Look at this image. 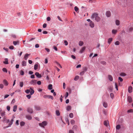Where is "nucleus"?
Segmentation results:
<instances>
[{
    "label": "nucleus",
    "mask_w": 133,
    "mask_h": 133,
    "mask_svg": "<svg viewBox=\"0 0 133 133\" xmlns=\"http://www.w3.org/2000/svg\"><path fill=\"white\" fill-rule=\"evenodd\" d=\"M17 106L16 105H14L13 107V111L14 112H16L17 110Z\"/></svg>",
    "instance_id": "dca6fc26"
},
{
    "label": "nucleus",
    "mask_w": 133,
    "mask_h": 133,
    "mask_svg": "<svg viewBox=\"0 0 133 133\" xmlns=\"http://www.w3.org/2000/svg\"><path fill=\"white\" fill-rule=\"evenodd\" d=\"M77 126L76 125H74L72 128V129L74 130H76L77 129Z\"/></svg>",
    "instance_id": "393cba45"
},
{
    "label": "nucleus",
    "mask_w": 133,
    "mask_h": 133,
    "mask_svg": "<svg viewBox=\"0 0 133 133\" xmlns=\"http://www.w3.org/2000/svg\"><path fill=\"white\" fill-rule=\"evenodd\" d=\"M5 61H4L3 62V63L4 64H9V63L8 62V60L7 58H5L4 59Z\"/></svg>",
    "instance_id": "2eb2a0df"
},
{
    "label": "nucleus",
    "mask_w": 133,
    "mask_h": 133,
    "mask_svg": "<svg viewBox=\"0 0 133 133\" xmlns=\"http://www.w3.org/2000/svg\"><path fill=\"white\" fill-rule=\"evenodd\" d=\"M79 76H76L74 79V80L76 81H77L79 78Z\"/></svg>",
    "instance_id": "2f4dec72"
},
{
    "label": "nucleus",
    "mask_w": 133,
    "mask_h": 133,
    "mask_svg": "<svg viewBox=\"0 0 133 133\" xmlns=\"http://www.w3.org/2000/svg\"><path fill=\"white\" fill-rule=\"evenodd\" d=\"M108 77L110 81H112L113 80V78L112 77V76L110 75H109L108 76Z\"/></svg>",
    "instance_id": "a211bd4d"
},
{
    "label": "nucleus",
    "mask_w": 133,
    "mask_h": 133,
    "mask_svg": "<svg viewBox=\"0 0 133 133\" xmlns=\"http://www.w3.org/2000/svg\"><path fill=\"white\" fill-rule=\"evenodd\" d=\"M3 83L4 84L6 85H8V83L7 82L6 80V79H4L3 80Z\"/></svg>",
    "instance_id": "f3484780"
},
{
    "label": "nucleus",
    "mask_w": 133,
    "mask_h": 133,
    "mask_svg": "<svg viewBox=\"0 0 133 133\" xmlns=\"http://www.w3.org/2000/svg\"><path fill=\"white\" fill-rule=\"evenodd\" d=\"M74 9L76 12H77L78 10V8L76 6L75 7Z\"/></svg>",
    "instance_id": "37998d69"
},
{
    "label": "nucleus",
    "mask_w": 133,
    "mask_h": 133,
    "mask_svg": "<svg viewBox=\"0 0 133 133\" xmlns=\"http://www.w3.org/2000/svg\"><path fill=\"white\" fill-rule=\"evenodd\" d=\"M26 97L29 99H30L31 97V95H26Z\"/></svg>",
    "instance_id": "a18cd8bd"
},
{
    "label": "nucleus",
    "mask_w": 133,
    "mask_h": 133,
    "mask_svg": "<svg viewBox=\"0 0 133 133\" xmlns=\"http://www.w3.org/2000/svg\"><path fill=\"white\" fill-rule=\"evenodd\" d=\"M37 83L39 85H40L41 84V82L40 81H38L37 82Z\"/></svg>",
    "instance_id": "052dcab7"
},
{
    "label": "nucleus",
    "mask_w": 133,
    "mask_h": 133,
    "mask_svg": "<svg viewBox=\"0 0 133 133\" xmlns=\"http://www.w3.org/2000/svg\"><path fill=\"white\" fill-rule=\"evenodd\" d=\"M5 112H2L1 114L2 116L3 117L5 115Z\"/></svg>",
    "instance_id": "6e6d98bb"
},
{
    "label": "nucleus",
    "mask_w": 133,
    "mask_h": 133,
    "mask_svg": "<svg viewBox=\"0 0 133 133\" xmlns=\"http://www.w3.org/2000/svg\"><path fill=\"white\" fill-rule=\"evenodd\" d=\"M4 87V85L2 84H0V88L1 89H2Z\"/></svg>",
    "instance_id": "4d7b16f0"
},
{
    "label": "nucleus",
    "mask_w": 133,
    "mask_h": 133,
    "mask_svg": "<svg viewBox=\"0 0 133 133\" xmlns=\"http://www.w3.org/2000/svg\"><path fill=\"white\" fill-rule=\"evenodd\" d=\"M112 38H109L108 40V43L109 44H110L111 41H112Z\"/></svg>",
    "instance_id": "4be33fe9"
},
{
    "label": "nucleus",
    "mask_w": 133,
    "mask_h": 133,
    "mask_svg": "<svg viewBox=\"0 0 133 133\" xmlns=\"http://www.w3.org/2000/svg\"><path fill=\"white\" fill-rule=\"evenodd\" d=\"M25 124V123L24 122L22 121L20 123V125L21 127L24 126Z\"/></svg>",
    "instance_id": "a878e982"
},
{
    "label": "nucleus",
    "mask_w": 133,
    "mask_h": 133,
    "mask_svg": "<svg viewBox=\"0 0 133 133\" xmlns=\"http://www.w3.org/2000/svg\"><path fill=\"white\" fill-rule=\"evenodd\" d=\"M118 79L120 81V82H122L123 81V79L120 77L118 78Z\"/></svg>",
    "instance_id": "bf43d9fd"
},
{
    "label": "nucleus",
    "mask_w": 133,
    "mask_h": 133,
    "mask_svg": "<svg viewBox=\"0 0 133 133\" xmlns=\"http://www.w3.org/2000/svg\"><path fill=\"white\" fill-rule=\"evenodd\" d=\"M47 124V122L46 121H44L42 122V123H39V125L41 127L43 128H44V126L46 125Z\"/></svg>",
    "instance_id": "f257e3e1"
},
{
    "label": "nucleus",
    "mask_w": 133,
    "mask_h": 133,
    "mask_svg": "<svg viewBox=\"0 0 133 133\" xmlns=\"http://www.w3.org/2000/svg\"><path fill=\"white\" fill-rule=\"evenodd\" d=\"M68 92H66V95L65 96V98L66 99V98L68 97Z\"/></svg>",
    "instance_id": "5fc2aeb1"
},
{
    "label": "nucleus",
    "mask_w": 133,
    "mask_h": 133,
    "mask_svg": "<svg viewBox=\"0 0 133 133\" xmlns=\"http://www.w3.org/2000/svg\"><path fill=\"white\" fill-rule=\"evenodd\" d=\"M90 26L92 28H93L94 26V24L93 22L91 21L89 23Z\"/></svg>",
    "instance_id": "0eeeda50"
},
{
    "label": "nucleus",
    "mask_w": 133,
    "mask_h": 133,
    "mask_svg": "<svg viewBox=\"0 0 133 133\" xmlns=\"http://www.w3.org/2000/svg\"><path fill=\"white\" fill-rule=\"evenodd\" d=\"M63 88L64 89H65V83H63Z\"/></svg>",
    "instance_id": "0e129e2a"
},
{
    "label": "nucleus",
    "mask_w": 133,
    "mask_h": 133,
    "mask_svg": "<svg viewBox=\"0 0 133 133\" xmlns=\"http://www.w3.org/2000/svg\"><path fill=\"white\" fill-rule=\"evenodd\" d=\"M52 85L51 84H50L48 86V88L49 90H50L52 89Z\"/></svg>",
    "instance_id": "b1692460"
},
{
    "label": "nucleus",
    "mask_w": 133,
    "mask_h": 133,
    "mask_svg": "<svg viewBox=\"0 0 133 133\" xmlns=\"http://www.w3.org/2000/svg\"><path fill=\"white\" fill-rule=\"evenodd\" d=\"M27 111L30 113H33V110L32 109L30 108H27Z\"/></svg>",
    "instance_id": "39448f33"
},
{
    "label": "nucleus",
    "mask_w": 133,
    "mask_h": 133,
    "mask_svg": "<svg viewBox=\"0 0 133 133\" xmlns=\"http://www.w3.org/2000/svg\"><path fill=\"white\" fill-rule=\"evenodd\" d=\"M128 102L130 103L131 102H132V98L130 96H128Z\"/></svg>",
    "instance_id": "f8f14e48"
},
{
    "label": "nucleus",
    "mask_w": 133,
    "mask_h": 133,
    "mask_svg": "<svg viewBox=\"0 0 133 133\" xmlns=\"http://www.w3.org/2000/svg\"><path fill=\"white\" fill-rule=\"evenodd\" d=\"M69 116L71 118H73V114L72 113H70V114L69 115Z\"/></svg>",
    "instance_id": "a19ab883"
},
{
    "label": "nucleus",
    "mask_w": 133,
    "mask_h": 133,
    "mask_svg": "<svg viewBox=\"0 0 133 133\" xmlns=\"http://www.w3.org/2000/svg\"><path fill=\"white\" fill-rule=\"evenodd\" d=\"M46 24L45 23H44L43 25V27L44 28H45L46 26Z\"/></svg>",
    "instance_id": "13d9d810"
},
{
    "label": "nucleus",
    "mask_w": 133,
    "mask_h": 133,
    "mask_svg": "<svg viewBox=\"0 0 133 133\" xmlns=\"http://www.w3.org/2000/svg\"><path fill=\"white\" fill-rule=\"evenodd\" d=\"M116 24L117 25H119L120 24L119 21L118 20H116Z\"/></svg>",
    "instance_id": "bb28decb"
},
{
    "label": "nucleus",
    "mask_w": 133,
    "mask_h": 133,
    "mask_svg": "<svg viewBox=\"0 0 133 133\" xmlns=\"http://www.w3.org/2000/svg\"><path fill=\"white\" fill-rule=\"evenodd\" d=\"M132 87L131 86H130L129 87L128 89V92L130 93L132 92Z\"/></svg>",
    "instance_id": "4468645a"
},
{
    "label": "nucleus",
    "mask_w": 133,
    "mask_h": 133,
    "mask_svg": "<svg viewBox=\"0 0 133 133\" xmlns=\"http://www.w3.org/2000/svg\"><path fill=\"white\" fill-rule=\"evenodd\" d=\"M30 91V89H27L25 90V92L27 94H28Z\"/></svg>",
    "instance_id": "58836bf2"
},
{
    "label": "nucleus",
    "mask_w": 133,
    "mask_h": 133,
    "mask_svg": "<svg viewBox=\"0 0 133 133\" xmlns=\"http://www.w3.org/2000/svg\"><path fill=\"white\" fill-rule=\"evenodd\" d=\"M56 114L57 116H58L60 115V113L59 111L57 110L56 111Z\"/></svg>",
    "instance_id": "c9c22d12"
},
{
    "label": "nucleus",
    "mask_w": 133,
    "mask_h": 133,
    "mask_svg": "<svg viewBox=\"0 0 133 133\" xmlns=\"http://www.w3.org/2000/svg\"><path fill=\"white\" fill-rule=\"evenodd\" d=\"M103 106L105 108H107V103L104 102L103 104Z\"/></svg>",
    "instance_id": "c756f323"
},
{
    "label": "nucleus",
    "mask_w": 133,
    "mask_h": 133,
    "mask_svg": "<svg viewBox=\"0 0 133 133\" xmlns=\"http://www.w3.org/2000/svg\"><path fill=\"white\" fill-rule=\"evenodd\" d=\"M117 32V30H115L113 29L112 30V34H115Z\"/></svg>",
    "instance_id": "c85d7f7f"
},
{
    "label": "nucleus",
    "mask_w": 133,
    "mask_h": 133,
    "mask_svg": "<svg viewBox=\"0 0 133 133\" xmlns=\"http://www.w3.org/2000/svg\"><path fill=\"white\" fill-rule=\"evenodd\" d=\"M6 109L8 111H9L10 109V107L9 106H7Z\"/></svg>",
    "instance_id": "8fccbe9b"
},
{
    "label": "nucleus",
    "mask_w": 133,
    "mask_h": 133,
    "mask_svg": "<svg viewBox=\"0 0 133 133\" xmlns=\"http://www.w3.org/2000/svg\"><path fill=\"white\" fill-rule=\"evenodd\" d=\"M119 42L118 41H117L115 43V44L116 45H119Z\"/></svg>",
    "instance_id": "de8ad7c7"
},
{
    "label": "nucleus",
    "mask_w": 133,
    "mask_h": 133,
    "mask_svg": "<svg viewBox=\"0 0 133 133\" xmlns=\"http://www.w3.org/2000/svg\"><path fill=\"white\" fill-rule=\"evenodd\" d=\"M23 82H20V86L22 87H23Z\"/></svg>",
    "instance_id": "ea45409f"
},
{
    "label": "nucleus",
    "mask_w": 133,
    "mask_h": 133,
    "mask_svg": "<svg viewBox=\"0 0 133 133\" xmlns=\"http://www.w3.org/2000/svg\"><path fill=\"white\" fill-rule=\"evenodd\" d=\"M38 65L37 64H35L34 66V69L36 70L38 68Z\"/></svg>",
    "instance_id": "473e14b6"
},
{
    "label": "nucleus",
    "mask_w": 133,
    "mask_h": 133,
    "mask_svg": "<svg viewBox=\"0 0 133 133\" xmlns=\"http://www.w3.org/2000/svg\"><path fill=\"white\" fill-rule=\"evenodd\" d=\"M2 71L4 72H5L6 73H7L8 72V70L7 69L5 68H3L2 69Z\"/></svg>",
    "instance_id": "cd10ccee"
},
{
    "label": "nucleus",
    "mask_w": 133,
    "mask_h": 133,
    "mask_svg": "<svg viewBox=\"0 0 133 133\" xmlns=\"http://www.w3.org/2000/svg\"><path fill=\"white\" fill-rule=\"evenodd\" d=\"M120 75L121 76H125L126 75V74L124 73H121L120 74Z\"/></svg>",
    "instance_id": "7c9ffc66"
},
{
    "label": "nucleus",
    "mask_w": 133,
    "mask_h": 133,
    "mask_svg": "<svg viewBox=\"0 0 133 133\" xmlns=\"http://www.w3.org/2000/svg\"><path fill=\"white\" fill-rule=\"evenodd\" d=\"M26 117L28 120H31L32 119V117L29 115H27Z\"/></svg>",
    "instance_id": "6ab92c4d"
},
{
    "label": "nucleus",
    "mask_w": 133,
    "mask_h": 133,
    "mask_svg": "<svg viewBox=\"0 0 133 133\" xmlns=\"http://www.w3.org/2000/svg\"><path fill=\"white\" fill-rule=\"evenodd\" d=\"M20 74L21 75H23L24 74V72L23 70H21L20 72Z\"/></svg>",
    "instance_id": "c03bdc74"
},
{
    "label": "nucleus",
    "mask_w": 133,
    "mask_h": 133,
    "mask_svg": "<svg viewBox=\"0 0 133 133\" xmlns=\"http://www.w3.org/2000/svg\"><path fill=\"white\" fill-rule=\"evenodd\" d=\"M98 15V14H97L96 13H95L92 14L91 16V18L92 19H94V18H95H95H96V17H97Z\"/></svg>",
    "instance_id": "f03ea898"
},
{
    "label": "nucleus",
    "mask_w": 133,
    "mask_h": 133,
    "mask_svg": "<svg viewBox=\"0 0 133 133\" xmlns=\"http://www.w3.org/2000/svg\"><path fill=\"white\" fill-rule=\"evenodd\" d=\"M108 123L107 121H104V124L105 126H108Z\"/></svg>",
    "instance_id": "49530a36"
},
{
    "label": "nucleus",
    "mask_w": 133,
    "mask_h": 133,
    "mask_svg": "<svg viewBox=\"0 0 133 133\" xmlns=\"http://www.w3.org/2000/svg\"><path fill=\"white\" fill-rule=\"evenodd\" d=\"M95 20L97 22H98L100 21V18L98 15L97 17H96V18H95Z\"/></svg>",
    "instance_id": "aec40b11"
},
{
    "label": "nucleus",
    "mask_w": 133,
    "mask_h": 133,
    "mask_svg": "<svg viewBox=\"0 0 133 133\" xmlns=\"http://www.w3.org/2000/svg\"><path fill=\"white\" fill-rule=\"evenodd\" d=\"M64 43L65 44V45H68V42L66 41H65L64 42Z\"/></svg>",
    "instance_id": "69168bd1"
},
{
    "label": "nucleus",
    "mask_w": 133,
    "mask_h": 133,
    "mask_svg": "<svg viewBox=\"0 0 133 133\" xmlns=\"http://www.w3.org/2000/svg\"><path fill=\"white\" fill-rule=\"evenodd\" d=\"M71 107L70 106H68L67 107V110L68 111H70L71 110Z\"/></svg>",
    "instance_id": "72a5a7b5"
},
{
    "label": "nucleus",
    "mask_w": 133,
    "mask_h": 133,
    "mask_svg": "<svg viewBox=\"0 0 133 133\" xmlns=\"http://www.w3.org/2000/svg\"><path fill=\"white\" fill-rule=\"evenodd\" d=\"M109 89L111 91H112V90L113 89V88L112 87H109Z\"/></svg>",
    "instance_id": "680f3d73"
},
{
    "label": "nucleus",
    "mask_w": 133,
    "mask_h": 133,
    "mask_svg": "<svg viewBox=\"0 0 133 133\" xmlns=\"http://www.w3.org/2000/svg\"><path fill=\"white\" fill-rule=\"evenodd\" d=\"M70 123L72 125H74L75 123V121L73 120H71Z\"/></svg>",
    "instance_id": "4c0bfd02"
},
{
    "label": "nucleus",
    "mask_w": 133,
    "mask_h": 133,
    "mask_svg": "<svg viewBox=\"0 0 133 133\" xmlns=\"http://www.w3.org/2000/svg\"><path fill=\"white\" fill-rule=\"evenodd\" d=\"M120 128L121 127L119 125H116V128L117 129L119 130Z\"/></svg>",
    "instance_id": "f704fd0d"
},
{
    "label": "nucleus",
    "mask_w": 133,
    "mask_h": 133,
    "mask_svg": "<svg viewBox=\"0 0 133 133\" xmlns=\"http://www.w3.org/2000/svg\"><path fill=\"white\" fill-rule=\"evenodd\" d=\"M43 97L45 98H51L52 99H53V96L51 95H44L43 96Z\"/></svg>",
    "instance_id": "7ed1b4c3"
},
{
    "label": "nucleus",
    "mask_w": 133,
    "mask_h": 133,
    "mask_svg": "<svg viewBox=\"0 0 133 133\" xmlns=\"http://www.w3.org/2000/svg\"><path fill=\"white\" fill-rule=\"evenodd\" d=\"M85 72L84 71H82V72H81L80 74H79L81 76L83 75L84 73Z\"/></svg>",
    "instance_id": "09e8293b"
},
{
    "label": "nucleus",
    "mask_w": 133,
    "mask_h": 133,
    "mask_svg": "<svg viewBox=\"0 0 133 133\" xmlns=\"http://www.w3.org/2000/svg\"><path fill=\"white\" fill-rule=\"evenodd\" d=\"M35 75L37 76V77L38 78H41V75L39 74L38 72H36L35 73Z\"/></svg>",
    "instance_id": "9d476101"
},
{
    "label": "nucleus",
    "mask_w": 133,
    "mask_h": 133,
    "mask_svg": "<svg viewBox=\"0 0 133 133\" xmlns=\"http://www.w3.org/2000/svg\"><path fill=\"white\" fill-rule=\"evenodd\" d=\"M106 16L108 17H109L111 15V12L109 11H107L106 13Z\"/></svg>",
    "instance_id": "423d86ee"
},
{
    "label": "nucleus",
    "mask_w": 133,
    "mask_h": 133,
    "mask_svg": "<svg viewBox=\"0 0 133 133\" xmlns=\"http://www.w3.org/2000/svg\"><path fill=\"white\" fill-rule=\"evenodd\" d=\"M133 110L132 109H130L128 110L127 112L128 113H131L132 112Z\"/></svg>",
    "instance_id": "79ce46f5"
},
{
    "label": "nucleus",
    "mask_w": 133,
    "mask_h": 133,
    "mask_svg": "<svg viewBox=\"0 0 133 133\" xmlns=\"http://www.w3.org/2000/svg\"><path fill=\"white\" fill-rule=\"evenodd\" d=\"M69 133H74V132L73 131L70 130L69 131Z\"/></svg>",
    "instance_id": "338daca9"
},
{
    "label": "nucleus",
    "mask_w": 133,
    "mask_h": 133,
    "mask_svg": "<svg viewBox=\"0 0 133 133\" xmlns=\"http://www.w3.org/2000/svg\"><path fill=\"white\" fill-rule=\"evenodd\" d=\"M14 47L13 46H10L9 47V48L11 50L13 49H14Z\"/></svg>",
    "instance_id": "3c124183"
},
{
    "label": "nucleus",
    "mask_w": 133,
    "mask_h": 133,
    "mask_svg": "<svg viewBox=\"0 0 133 133\" xmlns=\"http://www.w3.org/2000/svg\"><path fill=\"white\" fill-rule=\"evenodd\" d=\"M12 123H13L12 122H10L9 124V125L7 126L6 127V128H8L9 127H10L11 126V125L12 124Z\"/></svg>",
    "instance_id": "864d4df0"
},
{
    "label": "nucleus",
    "mask_w": 133,
    "mask_h": 133,
    "mask_svg": "<svg viewBox=\"0 0 133 133\" xmlns=\"http://www.w3.org/2000/svg\"><path fill=\"white\" fill-rule=\"evenodd\" d=\"M35 109L37 111L40 110L41 109L40 107L38 106H36L35 107Z\"/></svg>",
    "instance_id": "9b49d317"
},
{
    "label": "nucleus",
    "mask_w": 133,
    "mask_h": 133,
    "mask_svg": "<svg viewBox=\"0 0 133 133\" xmlns=\"http://www.w3.org/2000/svg\"><path fill=\"white\" fill-rule=\"evenodd\" d=\"M30 93L31 95H32L34 94V91L33 90V88L32 87L30 88Z\"/></svg>",
    "instance_id": "1a4fd4ad"
},
{
    "label": "nucleus",
    "mask_w": 133,
    "mask_h": 133,
    "mask_svg": "<svg viewBox=\"0 0 133 133\" xmlns=\"http://www.w3.org/2000/svg\"><path fill=\"white\" fill-rule=\"evenodd\" d=\"M110 97H111L112 98L114 97V94L112 93H111L110 94Z\"/></svg>",
    "instance_id": "603ef678"
},
{
    "label": "nucleus",
    "mask_w": 133,
    "mask_h": 133,
    "mask_svg": "<svg viewBox=\"0 0 133 133\" xmlns=\"http://www.w3.org/2000/svg\"><path fill=\"white\" fill-rule=\"evenodd\" d=\"M37 80L35 79H32L30 82V84L34 85L36 84Z\"/></svg>",
    "instance_id": "20e7f679"
},
{
    "label": "nucleus",
    "mask_w": 133,
    "mask_h": 133,
    "mask_svg": "<svg viewBox=\"0 0 133 133\" xmlns=\"http://www.w3.org/2000/svg\"><path fill=\"white\" fill-rule=\"evenodd\" d=\"M87 68L86 67H84L83 68V70H84V71H87Z\"/></svg>",
    "instance_id": "e2e57ef3"
},
{
    "label": "nucleus",
    "mask_w": 133,
    "mask_h": 133,
    "mask_svg": "<svg viewBox=\"0 0 133 133\" xmlns=\"http://www.w3.org/2000/svg\"><path fill=\"white\" fill-rule=\"evenodd\" d=\"M19 42L18 41H14L13 42V44L15 45H16Z\"/></svg>",
    "instance_id": "e433bc0d"
},
{
    "label": "nucleus",
    "mask_w": 133,
    "mask_h": 133,
    "mask_svg": "<svg viewBox=\"0 0 133 133\" xmlns=\"http://www.w3.org/2000/svg\"><path fill=\"white\" fill-rule=\"evenodd\" d=\"M26 62L24 61H23L22 62V65L23 66H25L26 65Z\"/></svg>",
    "instance_id": "5701e85b"
},
{
    "label": "nucleus",
    "mask_w": 133,
    "mask_h": 133,
    "mask_svg": "<svg viewBox=\"0 0 133 133\" xmlns=\"http://www.w3.org/2000/svg\"><path fill=\"white\" fill-rule=\"evenodd\" d=\"M85 48H86L85 47H82L81 50L80 51L79 53L81 54L83 53L84 51L85 50Z\"/></svg>",
    "instance_id": "6e6552de"
},
{
    "label": "nucleus",
    "mask_w": 133,
    "mask_h": 133,
    "mask_svg": "<svg viewBox=\"0 0 133 133\" xmlns=\"http://www.w3.org/2000/svg\"><path fill=\"white\" fill-rule=\"evenodd\" d=\"M30 77L31 78H35V75H32Z\"/></svg>",
    "instance_id": "774afa93"
},
{
    "label": "nucleus",
    "mask_w": 133,
    "mask_h": 133,
    "mask_svg": "<svg viewBox=\"0 0 133 133\" xmlns=\"http://www.w3.org/2000/svg\"><path fill=\"white\" fill-rule=\"evenodd\" d=\"M30 54H26L24 56V58L25 60H26L28 57V56L30 55Z\"/></svg>",
    "instance_id": "ddd939ff"
},
{
    "label": "nucleus",
    "mask_w": 133,
    "mask_h": 133,
    "mask_svg": "<svg viewBox=\"0 0 133 133\" xmlns=\"http://www.w3.org/2000/svg\"><path fill=\"white\" fill-rule=\"evenodd\" d=\"M84 44L83 42L81 41H79V45L80 46H82Z\"/></svg>",
    "instance_id": "412c9836"
}]
</instances>
